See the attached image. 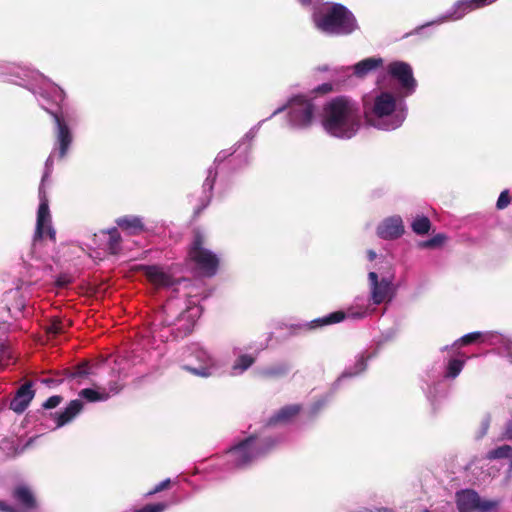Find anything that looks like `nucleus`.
I'll list each match as a JSON object with an SVG mask.
<instances>
[{
	"instance_id": "obj_25",
	"label": "nucleus",
	"mask_w": 512,
	"mask_h": 512,
	"mask_svg": "<svg viewBox=\"0 0 512 512\" xmlns=\"http://www.w3.org/2000/svg\"><path fill=\"white\" fill-rule=\"evenodd\" d=\"M291 368L290 363L282 361L260 368L258 374L265 379H279L286 377Z\"/></svg>"
},
{
	"instance_id": "obj_32",
	"label": "nucleus",
	"mask_w": 512,
	"mask_h": 512,
	"mask_svg": "<svg viewBox=\"0 0 512 512\" xmlns=\"http://www.w3.org/2000/svg\"><path fill=\"white\" fill-rule=\"evenodd\" d=\"M105 234L108 235L107 249L111 254H117L120 251L121 235L116 227L108 229Z\"/></svg>"
},
{
	"instance_id": "obj_7",
	"label": "nucleus",
	"mask_w": 512,
	"mask_h": 512,
	"mask_svg": "<svg viewBox=\"0 0 512 512\" xmlns=\"http://www.w3.org/2000/svg\"><path fill=\"white\" fill-rule=\"evenodd\" d=\"M320 107L316 96L297 94L290 97L286 104L278 107L269 118L287 110L288 126L294 130H306L315 122Z\"/></svg>"
},
{
	"instance_id": "obj_40",
	"label": "nucleus",
	"mask_w": 512,
	"mask_h": 512,
	"mask_svg": "<svg viewBox=\"0 0 512 512\" xmlns=\"http://www.w3.org/2000/svg\"><path fill=\"white\" fill-rule=\"evenodd\" d=\"M396 334H397V329H395V328H389L386 331H384L380 335L379 339L376 342L377 347L379 348L383 344H385L389 341H392L396 337Z\"/></svg>"
},
{
	"instance_id": "obj_55",
	"label": "nucleus",
	"mask_w": 512,
	"mask_h": 512,
	"mask_svg": "<svg viewBox=\"0 0 512 512\" xmlns=\"http://www.w3.org/2000/svg\"><path fill=\"white\" fill-rule=\"evenodd\" d=\"M238 350H239V348H238V347H234V348H233V351H232V352H233V355H235V356H236V355L238 354Z\"/></svg>"
},
{
	"instance_id": "obj_21",
	"label": "nucleus",
	"mask_w": 512,
	"mask_h": 512,
	"mask_svg": "<svg viewBox=\"0 0 512 512\" xmlns=\"http://www.w3.org/2000/svg\"><path fill=\"white\" fill-rule=\"evenodd\" d=\"M384 64V60L381 57H369L365 58L352 66H348L343 68L344 72L352 71V74L359 78L363 79L370 73L382 68Z\"/></svg>"
},
{
	"instance_id": "obj_35",
	"label": "nucleus",
	"mask_w": 512,
	"mask_h": 512,
	"mask_svg": "<svg viewBox=\"0 0 512 512\" xmlns=\"http://www.w3.org/2000/svg\"><path fill=\"white\" fill-rule=\"evenodd\" d=\"M463 367H464V361L463 360L456 359V358L450 359L448 364H447L446 372H445L444 377L445 378H451V379L456 378L460 374V372L462 371Z\"/></svg>"
},
{
	"instance_id": "obj_36",
	"label": "nucleus",
	"mask_w": 512,
	"mask_h": 512,
	"mask_svg": "<svg viewBox=\"0 0 512 512\" xmlns=\"http://www.w3.org/2000/svg\"><path fill=\"white\" fill-rule=\"evenodd\" d=\"M447 240V236L444 233H438L432 238L421 241L418 246L422 249L440 247Z\"/></svg>"
},
{
	"instance_id": "obj_18",
	"label": "nucleus",
	"mask_w": 512,
	"mask_h": 512,
	"mask_svg": "<svg viewBox=\"0 0 512 512\" xmlns=\"http://www.w3.org/2000/svg\"><path fill=\"white\" fill-rule=\"evenodd\" d=\"M404 232V223L399 215H393L383 219L376 228L377 236L383 240L399 239Z\"/></svg>"
},
{
	"instance_id": "obj_31",
	"label": "nucleus",
	"mask_w": 512,
	"mask_h": 512,
	"mask_svg": "<svg viewBox=\"0 0 512 512\" xmlns=\"http://www.w3.org/2000/svg\"><path fill=\"white\" fill-rule=\"evenodd\" d=\"M489 460L497 459H508L510 461V467L512 468V446L504 444L498 446L487 453Z\"/></svg>"
},
{
	"instance_id": "obj_20",
	"label": "nucleus",
	"mask_w": 512,
	"mask_h": 512,
	"mask_svg": "<svg viewBox=\"0 0 512 512\" xmlns=\"http://www.w3.org/2000/svg\"><path fill=\"white\" fill-rule=\"evenodd\" d=\"M374 355L375 354H369L367 352L358 354L355 362L352 365H349L334 382V389H338L346 379L362 374L367 369L368 360L373 358Z\"/></svg>"
},
{
	"instance_id": "obj_6",
	"label": "nucleus",
	"mask_w": 512,
	"mask_h": 512,
	"mask_svg": "<svg viewBox=\"0 0 512 512\" xmlns=\"http://www.w3.org/2000/svg\"><path fill=\"white\" fill-rule=\"evenodd\" d=\"M376 311V306L368 296L358 295L346 310L331 312L323 317L313 319L308 322H299L292 324L290 328L299 331H309L319 329L328 325L340 323L345 319L360 321L371 316Z\"/></svg>"
},
{
	"instance_id": "obj_15",
	"label": "nucleus",
	"mask_w": 512,
	"mask_h": 512,
	"mask_svg": "<svg viewBox=\"0 0 512 512\" xmlns=\"http://www.w3.org/2000/svg\"><path fill=\"white\" fill-rule=\"evenodd\" d=\"M455 502L458 512H490L499 505L497 500H482L479 494L472 489L457 491Z\"/></svg>"
},
{
	"instance_id": "obj_23",
	"label": "nucleus",
	"mask_w": 512,
	"mask_h": 512,
	"mask_svg": "<svg viewBox=\"0 0 512 512\" xmlns=\"http://www.w3.org/2000/svg\"><path fill=\"white\" fill-rule=\"evenodd\" d=\"M116 224L129 235H139L147 231L143 218L136 215H125L116 219Z\"/></svg>"
},
{
	"instance_id": "obj_2",
	"label": "nucleus",
	"mask_w": 512,
	"mask_h": 512,
	"mask_svg": "<svg viewBox=\"0 0 512 512\" xmlns=\"http://www.w3.org/2000/svg\"><path fill=\"white\" fill-rule=\"evenodd\" d=\"M321 125L331 137L350 140L362 127L359 103L348 96H336L322 105Z\"/></svg>"
},
{
	"instance_id": "obj_5",
	"label": "nucleus",
	"mask_w": 512,
	"mask_h": 512,
	"mask_svg": "<svg viewBox=\"0 0 512 512\" xmlns=\"http://www.w3.org/2000/svg\"><path fill=\"white\" fill-rule=\"evenodd\" d=\"M315 28L328 36H348L359 29L354 14L340 3H326L312 13Z\"/></svg>"
},
{
	"instance_id": "obj_19",
	"label": "nucleus",
	"mask_w": 512,
	"mask_h": 512,
	"mask_svg": "<svg viewBox=\"0 0 512 512\" xmlns=\"http://www.w3.org/2000/svg\"><path fill=\"white\" fill-rule=\"evenodd\" d=\"M301 411L299 404H289L276 411L267 421L263 431L271 433L270 429L288 425Z\"/></svg>"
},
{
	"instance_id": "obj_28",
	"label": "nucleus",
	"mask_w": 512,
	"mask_h": 512,
	"mask_svg": "<svg viewBox=\"0 0 512 512\" xmlns=\"http://www.w3.org/2000/svg\"><path fill=\"white\" fill-rule=\"evenodd\" d=\"M255 361L256 358L252 354L244 353L237 355L236 359L231 365L230 375L234 377L243 375L249 368L253 366Z\"/></svg>"
},
{
	"instance_id": "obj_54",
	"label": "nucleus",
	"mask_w": 512,
	"mask_h": 512,
	"mask_svg": "<svg viewBox=\"0 0 512 512\" xmlns=\"http://www.w3.org/2000/svg\"><path fill=\"white\" fill-rule=\"evenodd\" d=\"M43 383L50 385L51 383H53V381L51 379H44Z\"/></svg>"
},
{
	"instance_id": "obj_37",
	"label": "nucleus",
	"mask_w": 512,
	"mask_h": 512,
	"mask_svg": "<svg viewBox=\"0 0 512 512\" xmlns=\"http://www.w3.org/2000/svg\"><path fill=\"white\" fill-rule=\"evenodd\" d=\"M428 379L424 380L426 383V387L422 386L423 391L425 392L427 398L430 401H433V398L435 397L434 391L436 390L435 385L439 382L440 375H433L427 374Z\"/></svg>"
},
{
	"instance_id": "obj_51",
	"label": "nucleus",
	"mask_w": 512,
	"mask_h": 512,
	"mask_svg": "<svg viewBox=\"0 0 512 512\" xmlns=\"http://www.w3.org/2000/svg\"><path fill=\"white\" fill-rule=\"evenodd\" d=\"M503 438L507 440H512V419L509 420L505 426Z\"/></svg>"
},
{
	"instance_id": "obj_8",
	"label": "nucleus",
	"mask_w": 512,
	"mask_h": 512,
	"mask_svg": "<svg viewBox=\"0 0 512 512\" xmlns=\"http://www.w3.org/2000/svg\"><path fill=\"white\" fill-rule=\"evenodd\" d=\"M181 368L200 378H210L220 373L223 364L207 347L194 342L181 353Z\"/></svg>"
},
{
	"instance_id": "obj_53",
	"label": "nucleus",
	"mask_w": 512,
	"mask_h": 512,
	"mask_svg": "<svg viewBox=\"0 0 512 512\" xmlns=\"http://www.w3.org/2000/svg\"><path fill=\"white\" fill-rule=\"evenodd\" d=\"M110 392L113 394H117L121 390V386L118 385L116 382L110 384L109 388Z\"/></svg>"
},
{
	"instance_id": "obj_11",
	"label": "nucleus",
	"mask_w": 512,
	"mask_h": 512,
	"mask_svg": "<svg viewBox=\"0 0 512 512\" xmlns=\"http://www.w3.org/2000/svg\"><path fill=\"white\" fill-rule=\"evenodd\" d=\"M189 256L200 275L208 278L216 275L219 267V257L216 253L203 246L201 235H195L189 250Z\"/></svg>"
},
{
	"instance_id": "obj_34",
	"label": "nucleus",
	"mask_w": 512,
	"mask_h": 512,
	"mask_svg": "<svg viewBox=\"0 0 512 512\" xmlns=\"http://www.w3.org/2000/svg\"><path fill=\"white\" fill-rule=\"evenodd\" d=\"M411 228L417 235H424L429 232L431 228V222L426 216H417L413 220Z\"/></svg>"
},
{
	"instance_id": "obj_26",
	"label": "nucleus",
	"mask_w": 512,
	"mask_h": 512,
	"mask_svg": "<svg viewBox=\"0 0 512 512\" xmlns=\"http://www.w3.org/2000/svg\"><path fill=\"white\" fill-rule=\"evenodd\" d=\"M145 274L148 280L157 287H170L174 284L172 277L158 266H147Z\"/></svg>"
},
{
	"instance_id": "obj_38",
	"label": "nucleus",
	"mask_w": 512,
	"mask_h": 512,
	"mask_svg": "<svg viewBox=\"0 0 512 512\" xmlns=\"http://www.w3.org/2000/svg\"><path fill=\"white\" fill-rule=\"evenodd\" d=\"M13 361V355L9 347L0 345V367L8 366Z\"/></svg>"
},
{
	"instance_id": "obj_1",
	"label": "nucleus",
	"mask_w": 512,
	"mask_h": 512,
	"mask_svg": "<svg viewBox=\"0 0 512 512\" xmlns=\"http://www.w3.org/2000/svg\"><path fill=\"white\" fill-rule=\"evenodd\" d=\"M0 80L9 82L30 91L42 109L47 111L54 120V144L45 161L44 172L39 187L40 203L37 211L36 229L33 237L34 245L44 237L56 240V231L52 226L48 200L43 188L53 172L54 159L63 160L67 157L73 143V133L68 125L74 114L63 109L65 92L40 72L14 62L0 60Z\"/></svg>"
},
{
	"instance_id": "obj_44",
	"label": "nucleus",
	"mask_w": 512,
	"mask_h": 512,
	"mask_svg": "<svg viewBox=\"0 0 512 512\" xmlns=\"http://www.w3.org/2000/svg\"><path fill=\"white\" fill-rule=\"evenodd\" d=\"M490 422H491V417L489 415H485L482 418L481 424H480V428H479V430L477 432V435H476V437L478 439L483 438L487 434V432L489 430V427H490Z\"/></svg>"
},
{
	"instance_id": "obj_9",
	"label": "nucleus",
	"mask_w": 512,
	"mask_h": 512,
	"mask_svg": "<svg viewBox=\"0 0 512 512\" xmlns=\"http://www.w3.org/2000/svg\"><path fill=\"white\" fill-rule=\"evenodd\" d=\"M496 0H456L452 6L443 14H440L435 19L428 21L422 25L415 27L412 31L406 33L404 37L412 35H423L429 38L432 32L426 31L429 27L441 25L446 22H456L463 19L467 14L487 7L493 4Z\"/></svg>"
},
{
	"instance_id": "obj_14",
	"label": "nucleus",
	"mask_w": 512,
	"mask_h": 512,
	"mask_svg": "<svg viewBox=\"0 0 512 512\" xmlns=\"http://www.w3.org/2000/svg\"><path fill=\"white\" fill-rule=\"evenodd\" d=\"M408 115V107L404 99H399L394 108L381 115L366 121L367 124L377 130L394 131L401 127Z\"/></svg>"
},
{
	"instance_id": "obj_39",
	"label": "nucleus",
	"mask_w": 512,
	"mask_h": 512,
	"mask_svg": "<svg viewBox=\"0 0 512 512\" xmlns=\"http://www.w3.org/2000/svg\"><path fill=\"white\" fill-rule=\"evenodd\" d=\"M168 508V504L164 502L147 504L140 509H136L133 512H164Z\"/></svg>"
},
{
	"instance_id": "obj_47",
	"label": "nucleus",
	"mask_w": 512,
	"mask_h": 512,
	"mask_svg": "<svg viewBox=\"0 0 512 512\" xmlns=\"http://www.w3.org/2000/svg\"><path fill=\"white\" fill-rule=\"evenodd\" d=\"M62 401V397L59 396V395H54V396H51L49 397L44 403H43V407L45 409H52V408H55L57 407Z\"/></svg>"
},
{
	"instance_id": "obj_24",
	"label": "nucleus",
	"mask_w": 512,
	"mask_h": 512,
	"mask_svg": "<svg viewBox=\"0 0 512 512\" xmlns=\"http://www.w3.org/2000/svg\"><path fill=\"white\" fill-rule=\"evenodd\" d=\"M83 409V402L81 399H75L69 402L63 411L56 412L54 419L56 421V428H60L70 423Z\"/></svg>"
},
{
	"instance_id": "obj_50",
	"label": "nucleus",
	"mask_w": 512,
	"mask_h": 512,
	"mask_svg": "<svg viewBox=\"0 0 512 512\" xmlns=\"http://www.w3.org/2000/svg\"><path fill=\"white\" fill-rule=\"evenodd\" d=\"M502 353L512 363V342H508L504 345Z\"/></svg>"
},
{
	"instance_id": "obj_57",
	"label": "nucleus",
	"mask_w": 512,
	"mask_h": 512,
	"mask_svg": "<svg viewBox=\"0 0 512 512\" xmlns=\"http://www.w3.org/2000/svg\"><path fill=\"white\" fill-rule=\"evenodd\" d=\"M421 512H432L429 509H423Z\"/></svg>"
},
{
	"instance_id": "obj_16",
	"label": "nucleus",
	"mask_w": 512,
	"mask_h": 512,
	"mask_svg": "<svg viewBox=\"0 0 512 512\" xmlns=\"http://www.w3.org/2000/svg\"><path fill=\"white\" fill-rule=\"evenodd\" d=\"M399 99L389 91H379L375 95L366 96L363 100V114L366 121L394 108Z\"/></svg>"
},
{
	"instance_id": "obj_27",
	"label": "nucleus",
	"mask_w": 512,
	"mask_h": 512,
	"mask_svg": "<svg viewBox=\"0 0 512 512\" xmlns=\"http://www.w3.org/2000/svg\"><path fill=\"white\" fill-rule=\"evenodd\" d=\"M13 498L25 510L36 508V499L30 488L26 485L17 486L13 491Z\"/></svg>"
},
{
	"instance_id": "obj_48",
	"label": "nucleus",
	"mask_w": 512,
	"mask_h": 512,
	"mask_svg": "<svg viewBox=\"0 0 512 512\" xmlns=\"http://www.w3.org/2000/svg\"><path fill=\"white\" fill-rule=\"evenodd\" d=\"M349 512H394V510L389 507H373V508L360 507L355 510H351Z\"/></svg>"
},
{
	"instance_id": "obj_22",
	"label": "nucleus",
	"mask_w": 512,
	"mask_h": 512,
	"mask_svg": "<svg viewBox=\"0 0 512 512\" xmlns=\"http://www.w3.org/2000/svg\"><path fill=\"white\" fill-rule=\"evenodd\" d=\"M33 397L34 390L32 389V384L25 383L18 389L10 403V408L16 413H22L26 410Z\"/></svg>"
},
{
	"instance_id": "obj_10",
	"label": "nucleus",
	"mask_w": 512,
	"mask_h": 512,
	"mask_svg": "<svg viewBox=\"0 0 512 512\" xmlns=\"http://www.w3.org/2000/svg\"><path fill=\"white\" fill-rule=\"evenodd\" d=\"M173 306V301H168L164 306V313L166 314V317L158 320L162 325H178L185 333H190L197 319L202 314V307L195 299H189L185 302V309L176 315L173 311Z\"/></svg>"
},
{
	"instance_id": "obj_46",
	"label": "nucleus",
	"mask_w": 512,
	"mask_h": 512,
	"mask_svg": "<svg viewBox=\"0 0 512 512\" xmlns=\"http://www.w3.org/2000/svg\"><path fill=\"white\" fill-rule=\"evenodd\" d=\"M171 483V480L169 478L164 479L163 481L159 482L152 490L147 492L146 496H153L156 493H159L169 487Z\"/></svg>"
},
{
	"instance_id": "obj_3",
	"label": "nucleus",
	"mask_w": 512,
	"mask_h": 512,
	"mask_svg": "<svg viewBox=\"0 0 512 512\" xmlns=\"http://www.w3.org/2000/svg\"><path fill=\"white\" fill-rule=\"evenodd\" d=\"M270 118L259 121L256 125L249 129V131L242 137V139L236 143L233 149L220 151L213 163L207 171V177L203 183V195L200 198L201 204L195 209V213L199 214L204 210L212 199V191L215 180L220 172L223 170V163L230 157L228 165L237 164L243 166L248 164L249 156L252 148V140L258 134L262 124Z\"/></svg>"
},
{
	"instance_id": "obj_33",
	"label": "nucleus",
	"mask_w": 512,
	"mask_h": 512,
	"mask_svg": "<svg viewBox=\"0 0 512 512\" xmlns=\"http://www.w3.org/2000/svg\"><path fill=\"white\" fill-rule=\"evenodd\" d=\"M334 384L332 385L331 391L326 395L322 396L318 400H316L309 408V414L311 416H316L327 404L331 401L335 391Z\"/></svg>"
},
{
	"instance_id": "obj_29",
	"label": "nucleus",
	"mask_w": 512,
	"mask_h": 512,
	"mask_svg": "<svg viewBox=\"0 0 512 512\" xmlns=\"http://www.w3.org/2000/svg\"><path fill=\"white\" fill-rule=\"evenodd\" d=\"M78 395L80 399H84L88 402H102L106 401L110 397V394L106 392L105 388L99 390L93 388H85L82 389Z\"/></svg>"
},
{
	"instance_id": "obj_42",
	"label": "nucleus",
	"mask_w": 512,
	"mask_h": 512,
	"mask_svg": "<svg viewBox=\"0 0 512 512\" xmlns=\"http://www.w3.org/2000/svg\"><path fill=\"white\" fill-rule=\"evenodd\" d=\"M89 369L90 368H89L88 364L78 365L74 369V371L71 372L70 377L73 378V379L86 377V376H88L90 374Z\"/></svg>"
},
{
	"instance_id": "obj_43",
	"label": "nucleus",
	"mask_w": 512,
	"mask_h": 512,
	"mask_svg": "<svg viewBox=\"0 0 512 512\" xmlns=\"http://www.w3.org/2000/svg\"><path fill=\"white\" fill-rule=\"evenodd\" d=\"M333 91V84L332 83H323L321 85H318L315 87L312 91L309 93H306V95L315 96V94H328Z\"/></svg>"
},
{
	"instance_id": "obj_4",
	"label": "nucleus",
	"mask_w": 512,
	"mask_h": 512,
	"mask_svg": "<svg viewBox=\"0 0 512 512\" xmlns=\"http://www.w3.org/2000/svg\"><path fill=\"white\" fill-rule=\"evenodd\" d=\"M285 440L286 437L282 434L274 435L266 431L249 434L237 440L226 451L227 469L246 468Z\"/></svg>"
},
{
	"instance_id": "obj_13",
	"label": "nucleus",
	"mask_w": 512,
	"mask_h": 512,
	"mask_svg": "<svg viewBox=\"0 0 512 512\" xmlns=\"http://www.w3.org/2000/svg\"><path fill=\"white\" fill-rule=\"evenodd\" d=\"M370 269L368 273V297L376 307L383 303L391 302L395 296V288L393 285L392 276H381L374 271V267H367Z\"/></svg>"
},
{
	"instance_id": "obj_52",
	"label": "nucleus",
	"mask_w": 512,
	"mask_h": 512,
	"mask_svg": "<svg viewBox=\"0 0 512 512\" xmlns=\"http://www.w3.org/2000/svg\"><path fill=\"white\" fill-rule=\"evenodd\" d=\"M366 255H367V259L370 262H372V261H374V260H376L378 258L377 253L374 250H372V249L367 250Z\"/></svg>"
},
{
	"instance_id": "obj_30",
	"label": "nucleus",
	"mask_w": 512,
	"mask_h": 512,
	"mask_svg": "<svg viewBox=\"0 0 512 512\" xmlns=\"http://www.w3.org/2000/svg\"><path fill=\"white\" fill-rule=\"evenodd\" d=\"M69 326V321L59 318L52 319L46 327V332L49 337H57L66 332Z\"/></svg>"
},
{
	"instance_id": "obj_49",
	"label": "nucleus",
	"mask_w": 512,
	"mask_h": 512,
	"mask_svg": "<svg viewBox=\"0 0 512 512\" xmlns=\"http://www.w3.org/2000/svg\"><path fill=\"white\" fill-rule=\"evenodd\" d=\"M298 2L304 7H312L314 11L322 7L321 4L323 0H298Z\"/></svg>"
},
{
	"instance_id": "obj_41",
	"label": "nucleus",
	"mask_w": 512,
	"mask_h": 512,
	"mask_svg": "<svg viewBox=\"0 0 512 512\" xmlns=\"http://www.w3.org/2000/svg\"><path fill=\"white\" fill-rule=\"evenodd\" d=\"M482 337H483V333H481V332H471V333H468V334H465L464 336H462L459 340H457L455 342V344L457 342H460L463 345H468V344L478 341Z\"/></svg>"
},
{
	"instance_id": "obj_17",
	"label": "nucleus",
	"mask_w": 512,
	"mask_h": 512,
	"mask_svg": "<svg viewBox=\"0 0 512 512\" xmlns=\"http://www.w3.org/2000/svg\"><path fill=\"white\" fill-rule=\"evenodd\" d=\"M32 286V284H22L5 294L6 308L12 317L18 318L23 314L24 309L28 305V298L31 295Z\"/></svg>"
},
{
	"instance_id": "obj_12",
	"label": "nucleus",
	"mask_w": 512,
	"mask_h": 512,
	"mask_svg": "<svg viewBox=\"0 0 512 512\" xmlns=\"http://www.w3.org/2000/svg\"><path fill=\"white\" fill-rule=\"evenodd\" d=\"M388 75L398 83V94L401 99L416 92L418 83L414 77L411 65L404 61H392L387 67Z\"/></svg>"
},
{
	"instance_id": "obj_45",
	"label": "nucleus",
	"mask_w": 512,
	"mask_h": 512,
	"mask_svg": "<svg viewBox=\"0 0 512 512\" xmlns=\"http://www.w3.org/2000/svg\"><path fill=\"white\" fill-rule=\"evenodd\" d=\"M510 201H511V199L509 196V191L507 189L503 190L500 193L498 200L496 202L497 209L502 210V209L506 208L509 205Z\"/></svg>"
},
{
	"instance_id": "obj_56",
	"label": "nucleus",
	"mask_w": 512,
	"mask_h": 512,
	"mask_svg": "<svg viewBox=\"0 0 512 512\" xmlns=\"http://www.w3.org/2000/svg\"><path fill=\"white\" fill-rule=\"evenodd\" d=\"M327 69H328L327 66H323V67L319 68L320 71H327Z\"/></svg>"
}]
</instances>
